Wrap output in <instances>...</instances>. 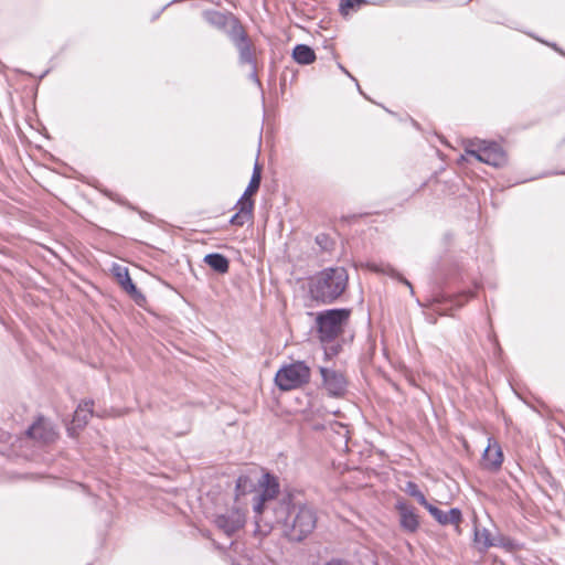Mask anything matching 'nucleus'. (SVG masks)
Here are the masks:
<instances>
[{"label":"nucleus","mask_w":565,"mask_h":565,"mask_svg":"<svg viewBox=\"0 0 565 565\" xmlns=\"http://www.w3.org/2000/svg\"><path fill=\"white\" fill-rule=\"evenodd\" d=\"M290 497L284 498L273 508L276 522L284 524V534L290 542H301L317 526V513L308 504H290Z\"/></svg>","instance_id":"1"},{"label":"nucleus","mask_w":565,"mask_h":565,"mask_svg":"<svg viewBox=\"0 0 565 565\" xmlns=\"http://www.w3.org/2000/svg\"><path fill=\"white\" fill-rule=\"evenodd\" d=\"M348 281L349 275L344 267L326 268L310 279V298L318 303H332L345 291Z\"/></svg>","instance_id":"2"},{"label":"nucleus","mask_w":565,"mask_h":565,"mask_svg":"<svg viewBox=\"0 0 565 565\" xmlns=\"http://www.w3.org/2000/svg\"><path fill=\"white\" fill-rule=\"evenodd\" d=\"M258 486L262 491L256 495V502L254 503V512L256 514L254 535L264 539L270 533L273 527L269 524L260 525L258 515L263 514L269 508L273 510V508L277 507L278 503H273V501L279 493V482L275 476L266 472L258 480Z\"/></svg>","instance_id":"3"},{"label":"nucleus","mask_w":565,"mask_h":565,"mask_svg":"<svg viewBox=\"0 0 565 565\" xmlns=\"http://www.w3.org/2000/svg\"><path fill=\"white\" fill-rule=\"evenodd\" d=\"M351 316V309H328L319 312L316 318L318 337L322 343L333 342L342 334Z\"/></svg>","instance_id":"4"},{"label":"nucleus","mask_w":565,"mask_h":565,"mask_svg":"<svg viewBox=\"0 0 565 565\" xmlns=\"http://www.w3.org/2000/svg\"><path fill=\"white\" fill-rule=\"evenodd\" d=\"M262 182V166L255 163L249 183L236 203L238 211L231 217L230 223L235 226H243L253 218L254 200L252 196L257 193Z\"/></svg>","instance_id":"5"},{"label":"nucleus","mask_w":565,"mask_h":565,"mask_svg":"<svg viewBox=\"0 0 565 565\" xmlns=\"http://www.w3.org/2000/svg\"><path fill=\"white\" fill-rule=\"evenodd\" d=\"M310 369L303 361L282 366L275 376V383L281 391L298 388L310 381Z\"/></svg>","instance_id":"6"},{"label":"nucleus","mask_w":565,"mask_h":565,"mask_svg":"<svg viewBox=\"0 0 565 565\" xmlns=\"http://www.w3.org/2000/svg\"><path fill=\"white\" fill-rule=\"evenodd\" d=\"M466 152L467 154L475 157L478 161L497 168L503 167L508 162L505 151L495 141H470L466 147Z\"/></svg>","instance_id":"7"},{"label":"nucleus","mask_w":565,"mask_h":565,"mask_svg":"<svg viewBox=\"0 0 565 565\" xmlns=\"http://www.w3.org/2000/svg\"><path fill=\"white\" fill-rule=\"evenodd\" d=\"M228 39L237 51L238 64L254 66L259 51L245 26L242 24Z\"/></svg>","instance_id":"8"},{"label":"nucleus","mask_w":565,"mask_h":565,"mask_svg":"<svg viewBox=\"0 0 565 565\" xmlns=\"http://www.w3.org/2000/svg\"><path fill=\"white\" fill-rule=\"evenodd\" d=\"M202 18L210 26L224 32L227 38L243 24L241 20L230 11L207 9L202 11Z\"/></svg>","instance_id":"9"},{"label":"nucleus","mask_w":565,"mask_h":565,"mask_svg":"<svg viewBox=\"0 0 565 565\" xmlns=\"http://www.w3.org/2000/svg\"><path fill=\"white\" fill-rule=\"evenodd\" d=\"M246 513L243 509L234 505L224 513H216L213 519L215 526L228 537L244 527Z\"/></svg>","instance_id":"10"},{"label":"nucleus","mask_w":565,"mask_h":565,"mask_svg":"<svg viewBox=\"0 0 565 565\" xmlns=\"http://www.w3.org/2000/svg\"><path fill=\"white\" fill-rule=\"evenodd\" d=\"M395 510L398 514L399 526L405 533H416L420 526L419 515L413 504L403 498L395 502Z\"/></svg>","instance_id":"11"},{"label":"nucleus","mask_w":565,"mask_h":565,"mask_svg":"<svg viewBox=\"0 0 565 565\" xmlns=\"http://www.w3.org/2000/svg\"><path fill=\"white\" fill-rule=\"evenodd\" d=\"M323 387L329 395L341 397L347 393L348 381L345 375L337 370L321 366L319 367Z\"/></svg>","instance_id":"12"},{"label":"nucleus","mask_w":565,"mask_h":565,"mask_svg":"<svg viewBox=\"0 0 565 565\" xmlns=\"http://www.w3.org/2000/svg\"><path fill=\"white\" fill-rule=\"evenodd\" d=\"M111 271L119 286L129 295L135 303L139 307H145L147 298L132 282L128 268L120 265H114Z\"/></svg>","instance_id":"13"},{"label":"nucleus","mask_w":565,"mask_h":565,"mask_svg":"<svg viewBox=\"0 0 565 565\" xmlns=\"http://www.w3.org/2000/svg\"><path fill=\"white\" fill-rule=\"evenodd\" d=\"M25 434L29 438L34 439L41 444H51L57 437V433L55 431L53 425L43 417H39L25 430Z\"/></svg>","instance_id":"14"},{"label":"nucleus","mask_w":565,"mask_h":565,"mask_svg":"<svg viewBox=\"0 0 565 565\" xmlns=\"http://www.w3.org/2000/svg\"><path fill=\"white\" fill-rule=\"evenodd\" d=\"M503 462V452L501 446L494 438L488 439V446L481 457V466L488 471L495 472L500 470Z\"/></svg>","instance_id":"15"},{"label":"nucleus","mask_w":565,"mask_h":565,"mask_svg":"<svg viewBox=\"0 0 565 565\" xmlns=\"http://www.w3.org/2000/svg\"><path fill=\"white\" fill-rule=\"evenodd\" d=\"M427 511L440 525H454L456 532L460 534V523L462 522V513L460 509L452 508L446 512L430 503Z\"/></svg>","instance_id":"16"},{"label":"nucleus","mask_w":565,"mask_h":565,"mask_svg":"<svg viewBox=\"0 0 565 565\" xmlns=\"http://www.w3.org/2000/svg\"><path fill=\"white\" fill-rule=\"evenodd\" d=\"M93 406L94 402L92 399L84 401L77 406L73 416V424L76 427L83 428L87 425L89 418L93 416Z\"/></svg>","instance_id":"17"},{"label":"nucleus","mask_w":565,"mask_h":565,"mask_svg":"<svg viewBox=\"0 0 565 565\" xmlns=\"http://www.w3.org/2000/svg\"><path fill=\"white\" fill-rule=\"evenodd\" d=\"M204 263L218 274H226L230 268L228 259L220 253L207 254L204 257Z\"/></svg>","instance_id":"18"},{"label":"nucleus","mask_w":565,"mask_h":565,"mask_svg":"<svg viewBox=\"0 0 565 565\" xmlns=\"http://www.w3.org/2000/svg\"><path fill=\"white\" fill-rule=\"evenodd\" d=\"M292 57L297 63L308 65L315 62L316 53L310 46L298 44L292 50Z\"/></svg>","instance_id":"19"},{"label":"nucleus","mask_w":565,"mask_h":565,"mask_svg":"<svg viewBox=\"0 0 565 565\" xmlns=\"http://www.w3.org/2000/svg\"><path fill=\"white\" fill-rule=\"evenodd\" d=\"M255 484L252 479L246 475H241L236 480L235 486V495L238 499L241 495L250 492L254 489Z\"/></svg>","instance_id":"20"},{"label":"nucleus","mask_w":565,"mask_h":565,"mask_svg":"<svg viewBox=\"0 0 565 565\" xmlns=\"http://www.w3.org/2000/svg\"><path fill=\"white\" fill-rule=\"evenodd\" d=\"M405 491L413 498H415L417 500V502L423 505L425 509L428 508V505L430 504L425 494L419 490L418 486L413 482V481H408L406 483V488H405Z\"/></svg>","instance_id":"21"},{"label":"nucleus","mask_w":565,"mask_h":565,"mask_svg":"<svg viewBox=\"0 0 565 565\" xmlns=\"http://www.w3.org/2000/svg\"><path fill=\"white\" fill-rule=\"evenodd\" d=\"M491 534L487 529L475 531V542L480 545L483 550L489 548L490 546H493V542L490 539Z\"/></svg>","instance_id":"22"},{"label":"nucleus","mask_w":565,"mask_h":565,"mask_svg":"<svg viewBox=\"0 0 565 565\" xmlns=\"http://www.w3.org/2000/svg\"><path fill=\"white\" fill-rule=\"evenodd\" d=\"M365 2V0H341L340 12L342 15H349L351 11L358 10Z\"/></svg>","instance_id":"23"},{"label":"nucleus","mask_w":565,"mask_h":565,"mask_svg":"<svg viewBox=\"0 0 565 565\" xmlns=\"http://www.w3.org/2000/svg\"><path fill=\"white\" fill-rule=\"evenodd\" d=\"M370 268H371L372 270L376 271V273H380V271H382V273H386V274H387V275H390L391 277L396 278V279H398L399 281H402L403 284H405L406 286H408V287L411 288V290L413 291V286H412V284H411L406 278L402 277V276H401V274H399V273H397L395 269H393V268H391V267H387V269H386V270H384V269L380 268V267H379L377 265H375V264H372V265L370 266Z\"/></svg>","instance_id":"24"},{"label":"nucleus","mask_w":565,"mask_h":565,"mask_svg":"<svg viewBox=\"0 0 565 565\" xmlns=\"http://www.w3.org/2000/svg\"><path fill=\"white\" fill-rule=\"evenodd\" d=\"M324 344V353L327 356L337 355L340 350V345L333 342L323 343Z\"/></svg>","instance_id":"25"},{"label":"nucleus","mask_w":565,"mask_h":565,"mask_svg":"<svg viewBox=\"0 0 565 565\" xmlns=\"http://www.w3.org/2000/svg\"><path fill=\"white\" fill-rule=\"evenodd\" d=\"M250 67V74H249V79L252 82H254L258 87L262 86V82L258 77V61L255 62L254 66H249Z\"/></svg>","instance_id":"26"},{"label":"nucleus","mask_w":565,"mask_h":565,"mask_svg":"<svg viewBox=\"0 0 565 565\" xmlns=\"http://www.w3.org/2000/svg\"><path fill=\"white\" fill-rule=\"evenodd\" d=\"M316 242L321 246L322 249L328 250L330 247V238L326 234H319L316 237Z\"/></svg>","instance_id":"27"},{"label":"nucleus","mask_w":565,"mask_h":565,"mask_svg":"<svg viewBox=\"0 0 565 565\" xmlns=\"http://www.w3.org/2000/svg\"><path fill=\"white\" fill-rule=\"evenodd\" d=\"M323 565H354V564L345 558L332 557L331 559L323 563Z\"/></svg>","instance_id":"28"}]
</instances>
